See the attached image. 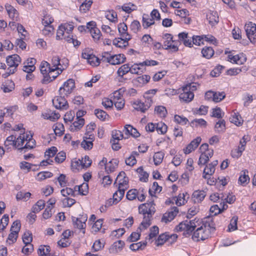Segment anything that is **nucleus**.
I'll return each mask as SVG.
<instances>
[{
    "mask_svg": "<svg viewBox=\"0 0 256 256\" xmlns=\"http://www.w3.org/2000/svg\"><path fill=\"white\" fill-rule=\"evenodd\" d=\"M76 88L74 80L69 78L60 87L59 96L52 100V103L56 109L66 110L68 108V104L65 96L68 97Z\"/></svg>",
    "mask_w": 256,
    "mask_h": 256,
    "instance_id": "nucleus-1",
    "label": "nucleus"
},
{
    "mask_svg": "<svg viewBox=\"0 0 256 256\" xmlns=\"http://www.w3.org/2000/svg\"><path fill=\"white\" fill-rule=\"evenodd\" d=\"M216 230L215 223L211 216L206 217L202 220V225L193 232L192 238L196 241L205 240L210 236Z\"/></svg>",
    "mask_w": 256,
    "mask_h": 256,
    "instance_id": "nucleus-2",
    "label": "nucleus"
},
{
    "mask_svg": "<svg viewBox=\"0 0 256 256\" xmlns=\"http://www.w3.org/2000/svg\"><path fill=\"white\" fill-rule=\"evenodd\" d=\"M50 64L46 61H42L40 66V71L43 75V78L41 81L42 84H46L54 80L60 74L58 72H56V76H52V79H51L50 74L48 73V68Z\"/></svg>",
    "mask_w": 256,
    "mask_h": 256,
    "instance_id": "nucleus-3",
    "label": "nucleus"
},
{
    "mask_svg": "<svg viewBox=\"0 0 256 256\" xmlns=\"http://www.w3.org/2000/svg\"><path fill=\"white\" fill-rule=\"evenodd\" d=\"M163 39L164 40V45L166 50H172V52H176L178 50V44L180 43L178 40H174L173 36L170 34L166 33L163 34Z\"/></svg>",
    "mask_w": 256,
    "mask_h": 256,
    "instance_id": "nucleus-4",
    "label": "nucleus"
},
{
    "mask_svg": "<svg viewBox=\"0 0 256 256\" xmlns=\"http://www.w3.org/2000/svg\"><path fill=\"white\" fill-rule=\"evenodd\" d=\"M152 100L148 98H145L144 102L140 100H137L133 102L132 106L136 110L144 113L152 106Z\"/></svg>",
    "mask_w": 256,
    "mask_h": 256,
    "instance_id": "nucleus-5",
    "label": "nucleus"
},
{
    "mask_svg": "<svg viewBox=\"0 0 256 256\" xmlns=\"http://www.w3.org/2000/svg\"><path fill=\"white\" fill-rule=\"evenodd\" d=\"M246 35L250 42L255 44L256 43V24L252 22H249L244 26Z\"/></svg>",
    "mask_w": 256,
    "mask_h": 256,
    "instance_id": "nucleus-6",
    "label": "nucleus"
},
{
    "mask_svg": "<svg viewBox=\"0 0 256 256\" xmlns=\"http://www.w3.org/2000/svg\"><path fill=\"white\" fill-rule=\"evenodd\" d=\"M226 98L224 92H214L208 90L205 94L204 98L206 100H212L216 102H218L223 100Z\"/></svg>",
    "mask_w": 256,
    "mask_h": 256,
    "instance_id": "nucleus-7",
    "label": "nucleus"
},
{
    "mask_svg": "<svg viewBox=\"0 0 256 256\" xmlns=\"http://www.w3.org/2000/svg\"><path fill=\"white\" fill-rule=\"evenodd\" d=\"M170 211H168L164 213L161 219L162 222L168 224L176 216L178 212V208L175 206L171 208Z\"/></svg>",
    "mask_w": 256,
    "mask_h": 256,
    "instance_id": "nucleus-8",
    "label": "nucleus"
},
{
    "mask_svg": "<svg viewBox=\"0 0 256 256\" xmlns=\"http://www.w3.org/2000/svg\"><path fill=\"white\" fill-rule=\"evenodd\" d=\"M24 141L27 142L24 146L18 148V150L20 152L24 151V152H26V149H32L35 148L36 146V140L32 138V134H30V136L28 134H26V138L24 137Z\"/></svg>",
    "mask_w": 256,
    "mask_h": 256,
    "instance_id": "nucleus-9",
    "label": "nucleus"
},
{
    "mask_svg": "<svg viewBox=\"0 0 256 256\" xmlns=\"http://www.w3.org/2000/svg\"><path fill=\"white\" fill-rule=\"evenodd\" d=\"M20 62L21 58L17 54L8 56L6 58V64L10 68L14 67L17 68Z\"/></svg>",
    "mask_w": 256,
    "mask_h": 256,
    "instance_id": "nucleus-10",
    "label": "nucleus"
},
{
    "mask_svg": "<svg viewBox=\"0 0 256 256\" xmlns=\"http://www.w3.org/2000/svg\"><path fill=\"white\" fill-rule=\"evenodd\" d=\"M202 138L200 136H198L193 140L186 146L184 149V152L185 154H189L192 151L195 150L200 144Z\"/></svg>",
    "mask_w": 256,
    "mask_h": 256,
    "instance_id": "nucleus-11",
    "label": "nucleus"
},
{
    "mask_svg": "<svg viewBox=\"0 0 256 256\" xmlns=\"http://www.w3.org/2000/svg\"><path fill=\"white\" fill-rule=\"evenodd\" d=\"M82 58L86 59L88 62L92 66H98L100 64V59L93 54L82 52Z\"/></svg>",
    "mask_w": 256,
    "mask_h": 256,
    "instance_id": "nucleus-12",
    "label": "nucleus"
},
{
    "mask_svg": "<svg viewBox=\"0 0 256 256\" xmlns=\"http://www.w3.org/2000/svg\"><path fill=\"white\" fill-rule=\"evenodd\" d=\"M182 92H181L179 96L180 100H182L186 102H189L193 100L194 97L193 92L188 90L186 87L184 86H182Z\"/></svg>",
    "mask_w": 256,
    "mask_h": 256,
    "instance_id": "nucleus-13",
    "label": "nucleus"
},
{
    "mask_svg": "<svg viewBox=\"0 0 256 256\" xmlns=\"http://www.w3.org/2000/svg\"><path fill=\"white\" fill-rule=\"evenodd\" d=\"M109 58L110 59L108 60V62L112 65L119 64L124 63L126 60L125 56L121 54L110 56Z\"/></svg>",
    "mask_w": 256,
    "mask_h": 256,
    "instance_id": "nucleus-14",
    "label": "nucleus"
},
{
    "mask_svg": "<svg viewBox=\"0 0 256 256\" xmlns=\"http://www.w3.org/2000/svg\"><path fill=\"white\" fill-rule=\"evenodd\" d=\"M87 216H84V221L80 220V218H76L74 216H72V221L74 225L76 226L78 228L82 230V233H85V229L86 227V222L87 220Z\"/></svg>",
    "mask_w": 256,
    "mask_h": 256,
    "instance_id": "nucleus-15",
    "label": "nucleus"
},
{
    "mask_svg": "<svg viewBox=\"0 0 256 256\" xmlns=\"http://www.w3.org/2000/svg\"><path fill=\"white\" fill-rule=\"evenodd\" d=\"M147 204L148 203H144L140 204L138 206V212L143 215L148 214V215L152 216L156 212L155 208L148 207V208Z\"/></svg>",
    "mask_w": 256,
    "mask_h": 256,
    "instance_id": "nucleus-16",
    "label": "nucleus"
},
{
    "mask_svg": "<svg viewBox=\"0 0 256 256\" xmlns=\"http://www.w3.org/2000/svg\"><path fill=\"white\" fill-rule=\"evenodd\" d=\"M125 244L124 242L122 240H118L114 242L108 251L110 254H116L120 252Z\"/></svg>",
    "mask_w": 256,
    "mask_h": 256,
    "instance_id": "nucleus-17",
    "label": "nucleus"
},
{
    "mask_svg": "<svg viewBox=\"0 0 256 256\" xmlns=\"http://www.w3.org/2000/svg\"><path fill=\"white\" fill-rule=\"evenodd\" d=\"M118 181V186L121 187L124 185H128V178L126 176V174L124 171H121L118 175L114 184H116V182Z\"/></svg>",
    "mask_w": 256,
    "mask_h": 256,
    "instance_id": "nucleus-18",
    "label": "nucleus"
},
{
    "mask_svg": "<svg viewBox=\"0 0 256 256\" xmlns=\"http://www.w3.org/2000/svg\"><path fill=\"white\" fill-rule=\"evenodd\" d=\"M150 76L148 74H144L138 76L133 80L134 84L138 86H142V85L147 84L150 80Z\"/></svg>",
    "mask_w": 256,
    "mask_h": 256,
    "instance_id": "nucleus-19",
    "label": "nucleus"
},
{
    "mask_svg": "<svg viewBox=\"0 0 256 256\" xmlns=\"http://www.w3.org/2000/svg\"><path fill=\"white\" fill-rule=\"evenodd\" d=\"M206 19L208 20L210 24L214 26L219 22V18L216 11L210 12L206 15Z\"/></svg>",
    "mask_w": 256,
    "mask_h": 256,
    "instance_id": "nucleus-20",
    "label": "nucleus"
},
{
    "mask_svg": "<svg viewBox=\"0 0 256 256\" xmlns=\"http://www.w3.org/2000/svg\"><path fill=\"white\" fill-rule=\"evenodd\" d=\"M230 120L232 123L238 126H242L244 122L240 114L238 112H234L231 115V116L230 118Z\"/></svg>",
    "mask_w": 256,
    "mask_h": 256,
    "instance_id": "nucleus-21",
    "label": "nucleus"
},
{
    "mask_svg": "<svg viewBox=\"0 0 256 256\" xmlns=\"http://www.w3.org/2000/svg\"><path fill=\"white\" fill-rule=\"evenodd\" d=\"M74 192L78 191L81 196H86L88 192V183H83L80 186H76L74 187Z\"/></svg>",
    "mask_w": 256,
    "mask_h": 256,
    "instance_id": "nucleus-22",
    "label": "nucleus"
},
{
    "mask_svg": "<svg viewBox=\"0 0 256 256\" xmlns=\"http://www.w3.org/2000/svg\"><path fill=\"white\" fill-rule=\"evenodd\" d=\"M192 197L195 198V202L198 203L201 202L206 196V192L203 190H194L192 195Z\"/></svg>",
    "mask_w": 256,
    "mask_h": 256,
    "instance_id": "nucleus-23",
    "label": "nucleus"
},
{
    "mask_svg": "<svg viewBox=\"0 0 256 256\" xmlns=\"http://www.w3.org/2000/svg\"><path fill=\"white\" fill-rule=\"evenodd\" d=\"M130 68L128 64H124L118 70L117 74L120 78L119 81L124 78V76L128 72H130Z\"/></svg>",
    "mask_w": 256,
    "mask_h": 256,
    "instance_id": "nucleus-24",
    "label": "nucleus"
},
{
    "mask_svg": "<svg viewBox=\"0 0 256 256\" xmlns=\"http://www.w3.org/2000/svg\"><path fill=\"white\" fill-rule=\"evenodd\" d=\"M169 240V232H166L158 236L155 242V244L158 246L163 245Z\"/></svg>",
    "mask_w": 256,
    "mask_h": 256,
    "instance_id": "nucleus-25",
    "label": "nucleus"
},
{
    "mask_svg": "<svg viewBox=\"0 0 256 256\" xmlns=\"http://www.w3.org/2000/svg\"><path fill=\"white\" fill-rule=\"evenodd\" d=\"M201 52L204 58L210 59L214 56V51L212 47L206 46L202 48Z\"/></svg>",
    "mask_w": 256,
    "mask_h": 256,
    "instance_id": "nucleus-26",
    "label": "nucleus"
},
{
    "mask_svg": "<svg viewBox=\"0 0 256 256\" xmlns=\"http://www.w3.org/2000/svg\"><path fill=\"white\" fill-rule=\"evenodd\" d=\"M14 83L12 80H8L2 84V88L4 92H9L14 89Z\"/></svg>",
    "mask_w": 256,
    "mask_h": 256,
    "instance_id": "nucleus-27",
    "label": "nucleus"
},
{
    "mask_svg": "<svg viewBox=\"0 0 256 256\" xmlns=\"http://www.w3.org/2000/svg\"><path fill=\"white\" fill-rule=\"evenodd\" d=\"M93 3L92 0H85L80 6V11L82 13L88 12Z\"/></svg>",
    "mask_w": 256,
    "mask_h": 256,
    "instance_id": "nucleus-28",
    "label": "nucleus"
},
{
    "mask_svg": "<svg viewBox=\"0 0 256 256\" xmlns=\"http://www.w3.org/2000/svg\"><path fill=\"white\" fill-rule=\"evenodd\" d=\"M215 130L218 133H223L226 130V122L224 119L220 120L214 126Z\"/></svg>",
    "mask_w": 256,
    "mask_h": 256,
    "instance_id": "nucleus-29",
    "label": "nucleus"
},
{
    "mask_svg": "<svg viewBox=\"0 0 256 256\" xmlns=\"http://www.w3.org/2000/svg\"><path fill=\"white\" fill-rule=\"evenodd\" d=\"M118 32L121 36L124 37L125 35L126 36H130L129 34L127 32V25L124 22L119 24H118Z\"/></svg>",
    "mask_w": 256,
    "mask_h": 256,
    "instance_id": "nucleus-30",
    "label": "nucleus"
},
{
    "mask_svg": "<svg viewBox=\"0 0 256 256\" xmlns=\"http://www.w3.org/2000/svg\"><path fill=\"white\" fill-rule=\"evenodd\" d=\"M52 128L56 136H60L64 134V128L62 124L58 123L56 125L54 124Z\"/></svg>",
    "mask_w": 256,
    "mask_h": 256,
    "instance_id": "nucleus-31",
    "label": "nucleus"
},
{
    "mask_svg": "<svg viewBox=\"0 0 256 256\" xmlns=\"http://www.w3.org/2000/svg\"><path fill=\"white\" fill-rule=\"evenodd\" d=\"M150 21H152V22H149L148 14H144L142 18V25L144 28H148V27L154 24V21L152 20V19L150 18Z\"/></svg>",
    "mask_w": 256,
    "mask_h": 256,
    "instance_id": "nucleus-32",
    "label": "nucleus"
},
{
    "mask_svg": "<svg viewBox=\"0 0 256 256\" xmlns=\"http://www.w3.org/2000/svg\"><path fill=\"white\" fill-rule=\"evenodd\" d=\"M17 142L16 140V137L13 135H11L7 137L4 144L5 147L8 149L10 146H13L14 147L16 146Z\"/></svg>",
    "mask_w": 256,
    "mask_h": 256,
    "instance_id": "nucleus-33",
    "label": "nucleus"
},
{
    "mask_svg": "<svg viewBox=\"0 0 256 256\" xmlns=\"http://www.w3.org/2000/svg\"><path fill=\"white\" fill-rule=\"evenodd\" d=\"M130 73L138 74H139L138 70H140L142 73L144 72L146 70V68H143L139 64V63L134 64L133 65L130 66Z\"/></svg>",
    "mask_w": 256,
    "mask_h": 256,
    "instance_id": "nucleus-34",
    "label": "nucleus"
},
{
    "mask_svg": "<svg viewBox=\"0 0 256 256\" xmlns=\"http://www.w3.org/2000/svg\"><path fill=\"white\" fill-rule=\"evenodd\" d=\"M246 172L248 173V171L247 170H245L244 172V174L240 175L238 178V184L243 186H246L250 182V178L248 174H246Z\"/></svg>",
    "mask_w": 256,
    "mask_h": 256,
    "instance_id": "nucleus-35",
    "label": "nucleus"
},
{
    "mask_svg": "<svg viewBox=\"0 0 256 256\" xmlns=\"http://www.w3.org/2000/svg\"><path fill=\"white\" fill-rule=\"evenodd\" d=\"M164 155V153L162 152H158L154 154L153 158L154 164L156 166H158L162 162Z\"/></svg>",
    "mask_w": 256,
    "mask_h": 256,
    "instance_id": "nucleus-36",
    "label": "nucleus"
},
{
    "mask_svg": "<svg viewBox=\"0 0 256 256\" xmlns=\"http://www.w3.org/2000/svg\"><path fill=\"white\" fill-rule=\"evenodd\" d=\"M94 114L97 118L102 121H104L106 116H109L108 114L105 111L98 108H96L94 110Z\"/></svg>",
    "mask_w": 256,
    "mask_h": 256,
    "instance_id": "nucleus-37",
    "label": "nucleus"
},
{
    "mask_svg": "<svg viewBox=\"0 0 256 256\" xmlns=\"http://www.w3.org/2000/svg\"><path fill=\"white\" fill-rule=\"evenodd\" d=\"M206 122L203 118H196L190 123V125L192 127H197L198 126H206Z\"/></svg>",
    "mask_w": 256,
    "mask_h": 256,
    "instance_id": "nucleus-38",
    "label": "nucleus"
},
{
    "mask_svg": "<svg viewBox=\"0 0 256 256\" xmlns=\"http://www.w3.org/2000/svg\"><path fill=\"white\" fill-rule=\"evenodd\" d=\"M154 111L160 116L165 118L168 114L167 110L165 106H156L154 108Z\"/></svg>",
    "mask_w": 256,
    "mask_h": 256,
    "instance_id": "nucleus-39",
    "label": "nucleus"
},
{
    "mask_svg": "<svg viewBox=\"0 0 256 256\" xmlns=\"http://www.w3.org/2000/svg\"><path fill=\"white\" fill-rule=\"evenodd\" d=\"M9 221V216L7 214L3 216L2 218L0 220V232H2L8 224Z\"/></svg>",
    "mask_w": 256,
    "mask_h": 256,
    "instance_id": "nucleus-40",
    "label": "nucleus"
},
{
    "mask_svg": "<svg viewBox=\"0 0 256 256\" xmlns=\"http://www.w3.org/2000/svg\"><path fill=\"white\" fill-rule=\"evenodd\" d=\"M60 192L62 195L64 197L67 198L68 196H70L73 197L76 196L74 188H70L67 187L66 188L62 189L60 190Z\"/></svg>",
    "mask_w": 256,
    "mask_h": 256,
    "instance_id": "nucleus-41",
    "label": "nucleus"
},
{
    "mask_svg": "<svg viewBox=\"0 0 256 256\" xmlns=\"http://www.w3.org/2000/svg\"><path fill=\"white\" fill-rule=\"evenodd\" d=\"M32 240V232L28 230L24 233L22 236V241L26 245L28 244H32L31 242Z\"/></svg>",
    "mask_w": 256,
    "mask_h": 256,
    "instance_id": "nucleus-42",
    "label": "nucleus"
},
{
    "mask_svg": "<svg viewBox=\"0 0 256 256\" xmlns=\"http://www.w3.org/2000/svg\"><path fill=\"white\" fill-rule=\"evenodd\" d=\"M211 116L218 118H222L224 116V112H222V109L220 107L216 106L212 109Z\"/></svg>",
    "mask_w": 256,
    "mask_h": 256,
    "instance_id": "nucleus-43",
    "label": "nucleus"
},
{
    "mask_svg": "<svg viewBox=\"0 0 256 256\" xmlns=\"http://www.w3.org/2000/svg\"><path fill=\"white\" fill-rule=\"evenodd\" d=\"M238 220V217L237 216H234L230 221V224L228 225V228L230 232L234 231L238 229L237 222Z\"/></svg>",
    "mask_w": 256,
    "mask_h": 256,
    "instance_id": "nucleus-44",
    "label": "nucleus"
},
{
    "mask_svg": "<svg viewBox=\"0 0 256 256\" xmlns=\"http://www.w3.org/2000/svg\"><path fill=\"white\" fill-rule=\"evenodd\" d=\"M31 194L30 192L24 193L22 192H18L16 196V198L18 200H22L24 201H27L30 198Z\"/></svg>",
    "mask_w": 256,
    "mask_h": 256,
    "instance_id": "nucleus-45",
    "label": "nucleus"
},
{
    "mask_svg": "<svg viewBox=\"0 0 256 256\" xmlns=\"http://www.w3.org/2000/svg\"><path fill=\"white\" fill-rule=\"evenodd\" d=\"M174 120L176 123L181 125H186L188 122V120L186 117L178 114L174 116Z\"/></svg>",
    "mask_w": 256,
    "mask_h": 256,
    "instance_id": "nucleus-46",
    "label": "nucleus"
},
{
    "mask_svg": "<svg viewBox=\"0 0 256 256\" xmlns=\"http://www.w3.org/2000/svg\"><path fill=\"white\" fill-rule=\"evenodd\" d=\"M53 176L52 173L50 172H42L38 173L36 178L38 180H42L47 178H51Z\"/></svg>",
    "mask_w": 256,
    "mask_h": 256,
    "instance_id": "nucleus-47",
    "label": "nucleus"
},
{
    "mask_svg": "<svg viewBox=\"0 0 256 256\" xmlns=\"http://www.w3.org/2000/svg\"><path fill=\"white\" fill-rule=\"evenodd\" d=\"M90 32L94 40L96 42L99 40L102 36L100 30L97 28L90 30Z\"/></svg>",
    "mask_w": 256,
    "mask_h": 256,
    "instance_id": "nucleus-48",
    "label": "nucleus"
},
{
    "mask_svg": "<svg viewBox=\"0 0 256 256\" xmlns=\"http://www.w3.org/2000/svg\"><path fill=\"white\" fill-rule=\"evenodd\" d=\"M6 8L9 16L12 18H14L16 14H18L16 10L10 4L6 5Z\"/></svg>",
    "mask_w": 256,
    "mask_h": 256,
    "instance_id": "nucleus-49",
    "label": "nucleus"
},
{
    "mask_svg": "<svg viewBox=\"0 0 256 256\" xmlns=\"http://www.w3.org/2000/svg\"><path fill=\"white\" fill-rule=\"evenodd\" d=\"M138 195V191L136 189H132L129 190L126 194V198L130 200H132L136 198Z\"/></svg>",
    "mask_w": 256,
    "mask_h": 256,
    "instance_id": "nucleus-50",
    "label": "nucleus"
},
{
    "mask_svg": "<svg viewBox=\"0 0 256 256\" xmlns=\"http://www.w3.org/2000/svg\"><path fill=\"white\" fill-rule=\"evenodd\" d=\"M141 28V25L139 21L134 20L130 25V30L134 32L137 33Z\"/></svg>",
    "mask_w": 256,
    "mask_h": 256,
    "instance_id": "nucleus-51",
    "label": "nucleus"
},
{
    "mask_svg": "<svg viewBox=\"0 0 256 256\" xmlns=\"http://www.w3.org/2000/svg\"><path fill=\"white\" fill-rule=\"evenodd\" d=\"M66 158V154L64 151L60 152L54 158V160L58 164L62 163Z\"/></svg>",
    "mask_w": 256,
    "mask_h": 256,
    "instance_id": "nucleus-52",
    "label": "nucleus"
},
{
    "mask_svg": "<svg viewBox=\"0 0 256 256\" xmlns=\"http://www.w3.org/2000/svg\"><path fill=\"white\" fill-rule=\"evenodd\" d=\"M156 130L158 133L160 134H164L167 132L168 126L164 122L158 123L156 124Z\"/></svg>",
    "mask_w": 256,
    "mask_h": 256,
    "instance_id": "nucleus-53",
    "label": "nucleus"
},
{
    "mask_svg": "<svg viewBox=\"0 0 256 256\" xmlns=\"http://www.w3.org/2000/svg\"><path fill=\"white\" fill-rule=\"evenodd\" d=\"M112 137L110 140H120L123 138L124 135L120 130H114L112 132Z\"/></svg>",
    "mask_w": 256,
    "mask_h": 256,
    "instance_id": "nucleus-54",
    "label": "nucleus"
},
{
    "mask_svg": "<svg viewBox=\"0 0 256 256\" xmlns=\"http://www.w3.org/2000/svg\"><path fill=\"white\" fill-rule=\"evenodd\" d=\"M140 232H132L129 236V237L127 238L126 241L129 242H135L140 240Z\"/></svg>",
    "mask_w": 256,
    "mask_h": 256,
    "instance_id": "nucleus-55",
    "label": "nucleus"
},
{
    "mask_svg": "<svg viewBox=\"0 0 256 256\" xmlns=\"http://www.w3.org/2000/svg\"><path fill=\"white\" fill-rule=\"evenodd\" d=\"M58 152V149L56 146H52L46 150L44 152L45 156H47L48 158H52Z\"/></svg>",
    "mask_w": 256,
    "mask_h": 256,
    "instance_id": "nucleus-56",
    "label": "nucleus"
},
{
    "mask_svg": "<svg viewBox=\"0 0 256 256\" xmlns=\"http://www.w3.org/2000/svg\"><path fill=\"white\" fill-rule=\"evenodd\" d=\"M158 62L155 60H146L143 62H140L139 64L143 68H145V66H154L158 64Z\"/></svg>",
    "mask_w": 256,
    "mask_h": 256,
    "instance_id": "nucleus-57",
    "label": "nucleus"
},
{
    "mask_svg": "<svg viewBox=\"0 0 256 256\" xmlns=\"http://www.w3.org/2000/svg\"><path fill=\"white\" fill-rule=\"evenodd\" d=\"M38 166V165L32 164L28 162L23 161L20 164V167L22 170H27L28 172H29L31 170L32 166Z\"/></svg>",
    "mask_w": 256,
    "mask_h": 256,
    "instance_id": "nucleus-58",
    "label": "nucleus"
},
{
    "mask_svg": "<svg viewBox=\"0 0 256 256\" xmlns=\"http://www.w3.org/2000/svg\"><path fill=\"white\" fill-rule=\"evenodd\" d=\"M224 68V66L220 65H218L210 72V75L212 77L218 76L222 73V71Z\"/></svg>",
    "mask_w": 256,
    "mask_h": 256,
    "instance_id": "nucleus-59",
    "label": "nucleus"
},
{
    "mask_svg": "<svg viewBox=\"0 0 256 256\" xmlns=\"http://www.w3.org/2000/svg\"><path fill=\"white\" fill-rule=\"evenodd\" d=\"M10 232H11L8 234L6 242L9 240L12 241V244H13L16 241L18 232V230H10Z\"/></svg>",
    "mask_w": 256,
    "mask_h": 256,
    "instance_id": "nucleus-60",
    "label": "nucleus"
},
{
    "mask_svg": "<svg viewBox=\"0 0 256 256\" xmlns=\"http://www.w3.org/2000/svg\"><path fill=\"white\" fill-rule=\"evenodd\" d=\"M192 39L194 44L199 46L204 44V38L202 36H193Z\"/></svg>",
    "mask_w": 256,
    "mask_h": 256,
    "instance_id": "nucleus-61",
    "label": "nucleus"
},
{
    "mask_svg": "<svg viewBox=\"0 0 256 256\" xmlns=\"http://www.w3.org/2000/svg\"><path fill=\"white\" fill-rule=\"evenodd\" d=\"M80 160V164L82 165V166L83 168H88L89 166H91L92 163V160L90 158L89 156H84V162L83 160Z\"/></svg>",
    "mask_w": 256,
    "mask_h": 256,
    "instance_id": "nucleus-62",
    "label": "nucleus"
},
{
    "mask_svg": "<svg viewBox=\"0 0 256 256\" xmlns=\"http://www.w3.org/2000/svg\"><path fill=\"white\" fill-rule=\"evenodd\" d=\"M209 161L208 160V156L206 152H203V154H201L200 155V156L199 158L198 162V164L200 165H204L206 164Z\"/></svg>",
    "mask_w": 256,
    "mask_h": 256,
    "instance_id": "nucleus-63",
    "label": "nucleus"
},
{
    "mask_svg": "<svg viewBox=\"0 0 256 256\" xmlns=\"http://www.w3.org/2000/svg\"><path fill=\"white\" fill-rule=\"evenodd\" d=\"M150 233L148 234L149 240L156 236L159 232V228L156 226H154L150 228Z\"/></svg>",
    "mask_w": 256,
    "mask_h": 256,
    "instance_id": "nucleus-64",
    "label": "nucleus"
}]
</instances>
